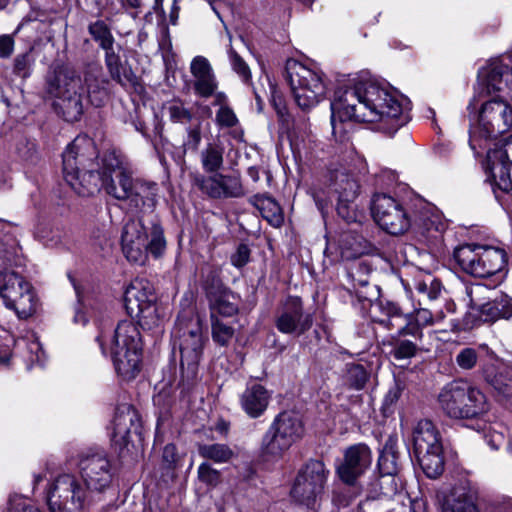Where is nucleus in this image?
Returning a JSON list of instances; mask_svg holds the SVG:
<instances>
[{"mask_svg":"<svg viewBox=\"0 0 512 512\" xmlns=\"http://www.w3.org/2000/svg\"><path fill=\"white\" fill-rule=\"evenodd\" d=\"M415 288L420 295L429 300L437 299L441 293V282L431 274H425L422 279L415 282Z\"/></svg>","mask_w":512,"mask_h":512,"instance_id":"obj_46","label":"nucleus"},{"mask_svg":"<svg viewBox=\"0 0 512 512\" xmlns=\"http://www.w3.org/2000/svg\"><path fill=\"white\" fill-rule=\"evenodd\" d=\"M388 461V457L387 456H381L379 458V461H378V466H379V470H380V473H381V478H380V492L382 494H389L390 492H394L396 490V486L395 487H392L390 490H385L383 485L385 483H393L394 482V475L397 473V467L395 466L394 463H392V466L391 467H386V462Z\"/></svg>","mask_w":512,"mask_h":512,"instance_id":"obj_51","label":"nucleus"},{"mask_svg":"<svg viewBox=\"0 0 512 512\" xmlns=\"http://www.w3.org/2000/svg\"><path fill=\"white\" fill-rule=\"evenodd\" d=\"M329 188L336 195L339 203L338 212L342 214V209L346 207V204L357 197L359 184L354 176L345 169H335L330 172Z\"/></svg>","mask_w":512,"mask_h":512,"instance_id":"obj_31","label":"nucleus"},{"mask_svg":"<svg viewBox=\"0 0 512 512\" xmlns=\"http://www.w3.org/2000/svg\"><path fill=\"white\" fill-rule=\"evenodd\" d=\"M413 446L414 453L443 447L441 435L432 421L422 419L417 422L413 429Z\"/></svg>","mask_w":512,"mask_h":512,"instance_id":"obj_34","label":"nucleus"},{"mask_svg":"<svg viewBox=\"0 0 512 512\" xmlns=\"http://www.w3.org/2000/svg\"><path fill=\"white\" fill-rule=\"evenodd\" d=\"M99 154L94 141L86 135L77 136L62 153L65 181L80 196L92 195L97 190L94 172Z\"/></svg>","mask_w":512,"mask_h":512,"instance_id":"obj_3","label":"nucleus"},{"mask_svg":"<svg viewBox=\"0 0 512 512\" xmlns=\"http://www.w3.org/2000/svg\"><path fill=\"white\" fill-rule=\"evenodd\" d=\"M35 59L31 50L18 54L13 61V74L21 79L31 76Z\"/></svg>","mask_w":512,"mask_h":512,"instance_id":"obj_48","label":"nucleus"},{"mask_svg":"<svg viewBox=\"0 0 512 512\" xmlns=\"http://www.w3.org/2000/svg\"><path fill=\"white\" fill-rule=\"evenodd\" d=\"M4 285L0 287V296L5 306L11 309L31 285L19 274L11 272L4 276Z\"/></svg>","mask_w":512,"mask_h":512,"instance_id":"obj_35","label":"nucleus"},{"mask_svg":"<svg viewBox=\"0 0 512 512\" xmlns=\"http://www.w3.org/2000/svg\"><path fill=\"white\" fill-rule=\"evenodd\" d=\"M6 512H42L22 496H11L8 501Z\"/></svg>","mask_w":512,"mask_h":512,"instance_id":"obj_54","label":"nucleus"},{"mask_svg":"<svg viewBox=\"0 0 512 512\" xmlns=\"http://www.w3.org/2000/svg\"><path fill=\"white\" fill-rule=\"evenodd\" d=\"M343 456V461L337 466L336 473L343 483L355 486L358 479L371 466V449L364 443H358L348 447Z\"/></svg>","mask_w":512,"mask_h":512,"instance_id":"obj_21","label":"nucleus"},{"mask_svg":"<svg viewBox=\"0 0 512 512\" xmlns=\"http://www.w3.org/2000/svg\"><path fill=\"white\" fill-rule=\"evenodd\" d=\"M78 468L81 481L87 490L104 492L114 478V468L107 454L101 451L87 452L80 456Z\"/></svg>","mask_w":512,"mask_h":512,"instance_id":"obj_17","label":"nucleus"},{"mask_svg":"<svg viewBox=\"0 0 512 512\" xmlns=\"http://www.w3.org/2000/svg\"><path fill=\"white\" fill-rule=\"evenodd\" d=\"M132 433L140 435V417L131 405L124 404L117 408L113 419V439L117 443L127 445Z\"/></svg>","mask_w":512,"mask_h":512,"instance_id":"obj_28","label":"nucleus"},{"mask_svg":"<svg viewBox=\"0 0 512 512\" xmlns=\"http://www.w3.org/2000/svg\"><path fill=\"white\" fill-rule=\"evenodd\" d=\"M215 122L221 128H231L238 123V119L232 108L229 106L218 109L215 116Z\"/></svg>","mask_w":512,"mask_h":512,"instance_id":"obj_55","label":"nucleus"},{"mask_svg":"<svg viewBox=\"0 0 512 512\" xmlns=\"http://www.w3.org/2000/svg\"><path fill=\"white\" fill-rule=\"evenodd\" d=\"M209 307V318H231L240 310L241 298L227 287L218 273L210 271L202 284Z\"/></svg>","mask_w":512,"mask_h":512,"instance_id":"obj_14","label":"nucleus"},{"mask_svg":"<svg viewBox=\"0 0 512 512\" xmlns=\"http://www.w3.org/2000/svg\"><path fill=\"white\" fill-rule=\"evenodd\" d=\"M333 133L337 121L379 123V128L394 134L408 121L399 98L372 79H359L352 87L339 88L331 102Z\"/></svg>","mask_w":512,"mask_h":512,"instance_id":"obj_1","label":"nucleus"},{"mask_svg":"<svg viewBox=\"0 0 512 512\" xmlns=\"http://www.w3.org/2000/svg\"><path fill=\"white\" fill-rule=\"evenodd\" d=\"M14 39L11 35H1L0 36V57L8 58L12 55L14 51Z\"/></svg>","mask_w":512,"mask_h":512,"instance_id":"obj_63","label":"nucleus"},{"mask_svg":"<svg viewBox=\"0 0 512 512\" xmlns=\"http://www.w3.org/2000/svg\"><path fill=\"white\" fill-rule=\"evenodd\" d=\"M131 317L137 318L143 329L152 330L161 325L162 315L156 301L142 308L136 309L135 313H128Z\"/></svg>","mask_w":512,"mask_h":512,"instance_id":"obj_40","label":"nucleus"},{"mask_svg":"<svg viewBox=\"0 0 512 512\" xmlns=\"http://www.w3.org/2000/svg\"><path fill=\"white\" fill-rule=\"evenodd\" d=\"M512 128V107L501 97L483 101L477 114V123L470 129V146L487 148L490 140L508 132Z\"/></svg>","mask_w":512,"mask_h":512,"instance_id":"obj_7","label":"nucleus"},{"mask_svg":"<svg viewBox=\"0 0 512 512\" xmlns=\"http://www.w3.org/2000/svg\"><path fill=\"white\" fill-rule=\"evenodd\" d=\"M419 340L390 338L392 349L390 354L396 360L411 359L417 355Z\"/></svg>","mask_w":512,"mask_h":512,"instance_id":"obj_43","label":"nucleus"},{"mask_svg":"<svg viewBox=\"0 0 512 512\" xmlns=\"http://www.w3.org/2000/svg\"><path fill=\"white\" fill-rule=\"evenodd\" d=\"M479 75L483 78V85L487 93H503L512 96V67L495 59L481 69Z\"/></svg>","mask_w":512,"mask_h":512,"instance_id":"obj_26","label":"nucleus"},{"mask_svg":"<svg viewBox=\"0 0 512 512\" xmlns=\"http://www.w3.org/2000/svg\"><path fill=\"white\" fill-rule=\"evenodd\" d=\"M371 210L375 222L389 234L401 235L412 227V216L400 201L389 195H375Z\"/></svg>","mask_w":512,"mask_h":512,"instance_id":"obj_16","label":"nucleus"},{"mask_svg":"<svg viewBox=\"0 0 512 512\" xmlns=\"http://www.w3.org/2000/svg\"><path fill=\"white\" fill-rule=\"evenodd\" d=\"M88 490L73 474L64 473L55 478L48 490V506L51 512H82Z\"/></svg>","mask_w":512,"mask_h":512,"instance_id":"obj_12","label":"nucleus"},{"mask_svg":"<svg viewBox=\"0 0 512 512\" xmlns=\"http://www.w3.org/2000/svg\"><path fill=\"white\" fill-rule=\"evenodd\" d=\"M478 489L469 481H461L437 493L440 512H479L476 505Z\"/></svg>","mask_w":512,"mask_h":512,"instance_id":"obj_20","label":"nucleus"},{"mask_svg":"<svg viewBox=\"0 0 512 512\" xmlns=\"http://www.w3.org/2000/svg\"><path fill=\"white\" fill-rule=\"evenodd\" d=\"M258 208L260 212L272 226L279 227L283 223V214L278 203L270 198L265 197L259 201Z\"/></svg>","mask_w":512,"mask_h":512,"instance_id":"obj_45","label":"nucleus"},{"mask_svg":"<svg viewBox=\"0 0 512 512\" xmlns=\"http://www.w3.org/2000/svg\"><path fill=\"white\" fill-rule=\"evenodd\" d=\"M454 259L464 272L480 278L500 273L507 263L503 249L480 244L459 246L454 251Z\"/></svg>","mask_w":512,"mask_h":512,"instance_id":"obj_8","label":"nucleus"},{"mask_svg":"<svg viewBox=\"0 0 512 512\" xmlns=\"http://www.w3.org/2000/svg\"><path fill=\"white\" fill-rule=\"evenodd\" d=\"M180 457L174 444H167L162 453V465L164 469L169 471L176 469Z\"/></svg>","mask_w":512,"mask_h":512,"instance_id":"obj_56","label":"nucleus"},{"mask_svg":"<svg viewBox=\"0 0 512 512\" xmlns=\"http://www.w3.org/2000/svg\"><path fill=\"white\" fill-rule=\"evenodd\" d=\"M305 429L300 416L293 411L279 413L262 439V453L271 458H280L304 435Z\"/></svg>","mask_w":512,"mask_h":512,"instance_id":"obj_10","label":"nucleus"},{"mask_svg":"<svg viewBox=\"0 0 512 512\" xmlns=\"http://www.w3.org/2000/svg\"><path fill=\"white\" fill-rule=\"evenodd\" d=\"M28 350L31 353L29 356V361L31 364L37 363L39 365H43L45 360V353L41 347V344L38 341H32L28 344Z\"/></svg>","mask_w":512,"mask_h":512,"instance_id":"obj_61","label":"nucleus"},{"mask_svg":"<svg viewBox=\"0 0 512 512\" xmlns=\"http://www.w3.org/2000/svg\"><path fill=\"white\" fill-rule=\"evenodd\" d=\"M169 118L174 123H188L192 120V113L180 104L170 105L168 108Z\"/></svg>","mask_w":512,"mask_h":512,"instance_id":"obj_57","label":"nucleus"},{"mask_svg":"<svg viewBox=\"0 0 512 512\" xmlns=\"http://www.w3.org/2000/svg\"><path fill=\"white\" fill-rule=\"evenodd\" d=\"M329 470L321 460L310 459L299 470L291 490L292 498L307 507H313L321 498Z\"/></svg>","mask_w":512,"mask_h":512,"instance_id":"obj_13","label":"nucleus"},{"mask_svg":"<svg viewBox=\"0 0 512 512\" xmlns=\"http://www.w3.org/2000/svg\"><path fill=\"white\" fill-rule=\"evenodd\" d=\"M369 379V373L361 364L349 363L345 366L343 383L349 389L362 390Z\"/></svg>","mask_w":512,"mask_h":512,"instance_id":"obj_42","label":"nucleus"},{"mask_svg":"<svg viewBox=\"0 0 512 512\" xmlns=\"http://www.w3.org/2000/svg\"><path fill=\"white\" fill-rule=\"evenodd\" d=\"M211 324V336L214 343L221 347H227L235 336V328L226 318H209Z\"/></svg>","mask_w":512,"mask_h":512,"instance_id":"obj_41","label":"nucleus"},{"mask_svg":"<svg viewBox=\"0 0 512 512\" xmlns=\"http://www.w3.org/2000/svg\"><path fill=\"white\" fill-rule=\"evenodd\" d=\"M489 291L484 284H474L468 290L467 294L470 300V309L463 318V326L472 328L480 322H494L499 319V310L495 305V299L487 297L489 301L484 302V295Z\"/></svg>","mask_w":512,"mask_h":512,"instance_id":"obj_23","label":"nucleus"},{"mask_svg":"<svg viewBox=\"0 0 512 512\" xmlns=\"http://www.w3.org/2000/svg\"><path fill=\"white\" fill-rule=\"evenodd\" d=\"M286 74L295 102L300 108L310 109L323 99L326 86L321 73L296 60H288Z\"/></svg>","mask_w":512,"mask_h":512,"instance_id":"obj_11","label":"nucleus"},{"mask_svg":"<svg viewBox=\"0 0 512 512\" xmlns=\"http://www.w3.org/2000/svg\"><path fill=\"white\" fill-rule=\"evenodd\" d=\"M414 322L418 324V327L422 329V327L433 325V313L425 308H420L415 311L413 314Z\"/></svg>","mask_w":512,"mask_h":512,"instance_id":"obj_62","label":"nucleus"},{"mask_svg":"<svg viewBox=\"0 0 512 512\" xmlns=\"http://www.w3.org/2000/svg\"><path fill=\"white\" fill-rule=\"evenodd\" d=\"M198 453L201 457L218 464L228 463L234 457V451L222 443L200 444Z\"/></svg>","mask_w":512,"mask_h":512,"instance_id":"obj_39","label":"nucleus"},{"mask_svg":"<svg viewBox=\"0 0 512 512\" xmlns=\"http://www.w3.org/2000/svg\"><path fill=\"white\" fill-rule=\"evenodd\" d=\"M495 305L497 306V310H499V319L505 318L508 319L512 317V300L506 294L500 293L494 297Z\"/></svg>","mask_w":512,"mask_h":512,"instance_id":"obj_58","label":"nucleus"},{"mask_svg":"<svg viewBox=\"0 0 512 512\" xmlns=\"http://www.w3.org/2000/svg\"><path fill=\"white\" fill-rule=\"evenodd\" d=\"M484 438L487 444L492 449H498L504 444V435L502 432L496 431L492 429L490 426L488 427V430L484 431Z\"/></svg>","mask_w":512,"mask_h":512,"instance_id":"obj_60","label":"nucleus"},{"mask_svg":"<svg viewBox=\"0 0 512 512\" xmlns=\"http://www.w3.org/2000/svg\"><path fill=\"white\" fill-rule=\"evenodd\" d=\"M250 249L246 244H240L231 256V264L236 268L244 267L250 260Z\"/></svg>","mask_w":512,"mask_h":512,"instance_id":"obj_59","label":"nucleus"},{"mask_svg":"<svg viewBox=\"0 0 512 512\" xmlns=\"http://www.w3.org/2000/svg\"><path fill=\"white\" fill-rule=\"evenodd\" d=\"M198 478L206 485L215 487L220 483L221 474L218 470L214 469L209 463H201L198 467Z\"/></svg>","mask_w":512,"mask_h":512,"instance_id":"obj_52","label":"nucleus"},{"mask_svg":"<svg viewBox=\"0 0 512 512\" xmlns=\"http://www.w3.org/2000/svg\"><path fill=\"white\" fill-rule=\"evenodd\" d=\"M124 300L128 313H135L136 309L155 302L156 295L153 284L145 278H135L127 287Z\"/></svg>","mask_w":512,"mask_h":512,"instance_id":"obj_33","label":"nucleus"},{"mask_svg":"<svg viewBox=\"0 0 512 512\" xmlns=\"http://www.w3.org/2000/svg\"><path fill=\"white\" fill-rule=\"evenodd\" d=\"M109 351L117 374L124 380L134 379L141 370V336L131 320L120 321L110 338Z\"/></svg>","mask_w":512,"mask_h":512,"instance_id":"obj_6","label":"nucleus"},{"mask_svg":"<svg viewBox=\"0 0 512 512\" xmlns=\"http://www.w3.org/2000/svg\"><path fill=\"white\" fill-rule=\"evenodd\" d=\"M108 80L98 63L86 65L83 75L67 65L53 68L46 77L47 93L59 100L58 105L67 121H77L83 114L85 95L95 106L108 99Z\"/></svg>","mask_w":512,"mask_h":512,"instance_id":"obj_2","label":"nucleus"},{"mask_svg":"<svg viewBox=\"0 0 512 512\" xmlns=\"http://www.w3.org/2000/svg\"><path fill=\"white\" fill-rule=\"evenodd\" d=\"M512 162L503 148L489 149L486 158V169L490 172L496 185L504 192L512 190L510 178Z\"/></svg>","mask_w":512,"mask_h":512,"instance_id":"obj_30","label":"nucleus"},{"mask_svg":"<svg viewBox=\"0 0 512 512\" xmlns=\"http://www.w3.org/2000/svg\"><path fill=\"white\" fill-rule=\"evenodd\" d=\"M36 307L37 299L32 287H30L22 297H19L16 304L11 309L17 313L19 318L25 319L35 313Z\"/></svg>","mask_w":512,"mask_h":512,"instance_id":"obj_47","label":"nucleus"},{"mask_svg":"<svg viewBox=\"0 0 512 512\" xmlns=\"http://www.w3.org/2000/svg\"><path fill=\"white\" fill-rule=\"evenodd\" d=\"M193 183L205 195L212 199L240 198L245 190L239 175L214 173L210 176L196 174Z\"/></svg>","mask_w":512,"mask_h":512,"instance_id":"obj_18","label":"nucleus"},{"mask_svg":"<svg viewBox=\"0 0 512 512\" xmlns=\"http://www.w3.org/2000/svg\"><path fill=\"white\" fill-rule=\"evenodd\" d=\"M271 393L261 384L248 385L241 393L239 402L242 410L253 419L261 417L268 408Z\"/></svg>","mask_w":512,"mask_h":512,"instance_id":"obj_32","label":"nucleus"},{"mask_svg":"<svg viewBox=\"0 0 512 512\" xmlns=\"http://www.w3.org/2000/svg\"><path fill=\"white\" fill-rule=\"evenodd\" d=\"M479 360V352L472 347L461 349L455 357L457 366L462 370H472Z\"/></svg>","mask_w":512,"mask_h":512,"instance_id":"obj_50","label":"nucleus"},{"mask_svg":"<svg viewBox=\"0 0 512 512\" xmlns=\"http://www.w3.org/2000/svg\"><path fill=\"white\" fill-rule=\"evenodd\" d=\"M442 412L451 419H474L484 416L490 409L486 394L464 380L446 384L438 395Z\"/></svg>","mask_w":512,"mask_h":512,"instance_id":"obj_5","label":"nucleus"},{"mask_svg":"<svg viewBox=\"0 0 512 512\" xmlns=\"http://www.w3.org/2000/svg\"><path fill=\"white\" fill-rule=\"evenodd\" d=\"M412 226L426 237L436 238L447 227L442 214L433 206L420 202L412 216Z\"/></svg>","mask_w":512,"mask_h":512,"instance_id":"obj_29","label":"nucleus"},{"mask_svg":"<svg viewBox=\"0 0 512 512\" xmlns=\"http://www.w3.org/2000/svg\"><path fill=\"white\" fill-rule=\"evenodd\" d=\"M228 56L233 71L243 80V82H250L252 75L246 61L232 47L228 50Z\"/></svg>","mask_w":512,"mask_h":512,"instance_id":"obj_49","label":"nucleus"},{"mask_svg":"<svg viewBox=\"0 0 512 512\" xmlns=\"http://www.w3.org/2000/svg\"><path fill=\"white\" fill-rule=\"evenodd\" d=\"M186 133L187 136L183 143L185 150L196 152L202 141L201 123L189 126Z\"/></svg>","mask_w":512,"mask_h":512,"instance_id":"obj_53","label":"nucleus"},{"mask_svg":"<svg viewBox=\"0 0 512 512\" xmlns=\"http://www.w3.org/2000/svg\"><path fill=\"white\" fill-rule=\"evenodd\" d=\"M312 324V315L304 313L302 300L295 296L286 299L275 319V326L281 333L297 336L308 331Z\"/></svg>","mask_w":512,"mask_h":512,"instance_id":"obj_22","label":"nucleus"},{"mask_svg":"<svg viewBox=\"0 0 512 512\" xmlns=\"http://www.w3.org/2000/svg\"><path fill=\"white\" fill-rule=\"evenodd\" d=\"M419 465L425 475L435 479L444 471L443 447L415 453Z\"/></svg>","mask_w":512,"mask_h":512,"instance_id":"obj_37","label":"nucleus"},{"mask_svg":"<svg viewBox=\"0 0 512 512\" xmlns=\"http://www.w3.org/2000/svg\"><path fill=\"white\" fill-rule=\"evenodd\" d=\"M173 334L179 338L182 373L186 372L188 378H194L203 350L201 327L197 321L192 319L185 323L178 320Z\"/></svg>","mask_w":512,"mask_h":512,"instance_id":"obj_15","label":"nucleus"},{"mask_svg":"<svg viewBox=\"0 0 512 512\" xmlns=\"http://www.w3.org/2000/svg\"><path fill=\"white\" fill-rule=\"evenodd\" d=\"M166 246L164 230L157 219L145 223L141 217L132 218L123 226L121 247L129 262L143 265L148 254L159 258L164 254Z\"/></svg>","mask_w":512,"mask_h":512,"instance_id":"obj_4","label":"nucleus"},{"mask_svg":"<svg viewBox=\"0 0 512 512\" xmlns=\"http://www.w3.org/2000/svg\"><path fill=\"white\" fill-rule=\"evenodd\" d=\"M348 242H349L348 237H346L342 241V244L340 246V249H341L340 254H341V258L343 260L354 259V258L358 257L361 254L359 249L344 247V245L348 244Z\"/></svg>","mask_w":512,"mask_h":512,"instance_id":"obj_64","label":"nucleus"},{"mask_svg":"<svg viewBox=\"0 0 512 512\" xmlns=\"http://www.w3.org/2000/svg\"><path fill=\"white\" fill-rule=\"evenodd\" d=\"M89 34L99 43L103 50L110 49L114 44V37L103 20H97L88 26Z\"/></svg>","mask_w":512,"mask_h":512,"instance_id":"obj_44","label":"nucleus"},{"mask_svg":"<svg viewBox=\"0 0 512 512\" xmlns=\"http://www.w3.org/2000/svg\"><path fill=\"white\" fill-rule=\"evenodd\" d=\"M224 147L218 143H207L200 152V162L204 172L216 173L224 163Z\"/></svg>","mask_w":512,"mask_h":512,"instance_id":"obj_38","label":"nucleus"},{"mask_svg":"<svg viewBox=\"0 0 512 512\" xmlns=\"http://www.w3.org/2000/svg\"><path fill=\"white\" fill-rule=\"evenodd\" d=\"M105 65L110 77L123 87L135 86L137 77L131 69H123L120 57L115 53L113 46L105 50Z\"/></svg>","mask_w":512,"mask_h":512,"instance_id":"obj_36","label":"nucleus"},{"mask_svg":"<svg viewBox=\"0 0 512 512\" xmlns=\"http://www.w3.org/2000/svg\"><path fill=\"white\" fill-rule=\"evenodd\" d=\"M159 187L156 182L134 178L131 174L117 186L114 179L106 180V193L117 200L127 202L128 209L136 214L153 212L157 204Z\"/></svg>","mask_w":512,"mask_h":512,"instance_id":"obj_9","label":"nucleus"},{"mask_svg":"<svg viewBox=\"0 0 512 512\" xmlns=\"http://www.w3.org/2000/svg\"><path fill=\"white\" fill-rule=\"evenodd\" d=\"M379 308L383 314L382 318H374V322L382 325L388 330H395L390 338L406 339L410 336L414 340L423 338L422 329L414 322L413 314H404L401 308L392 302L380 303Z\"/></svg>","mask_w":512,"mask_h":512,"instance_id":"obj_19","label":"nucleus"},{"mask_svg":"<svg viewBox=\"0 0 512 512\" xmlns=\"http://www.w3.org/2000/svg\"><path fill=\"white\" fill-rule=\"evenodd\" d=\"M480 373L500 401L512 404V368L489 362L482 365Z\"/></svg>","mask_w":512,"mask_h":512,"instance_id":"obj_24","label":"nucleus"},{"mask_svg":"<svg viewBox=\"0 0 512 512\" xmlns=\"http://www.w3.org/2000/svg\"><path fill=\"white\" fill-rule=\"evenodd\" d=\"M190 72L193 76L194 93L202 98H210L218 89V81L208 59L196 56L190 64Z\"/></svg>","mask_w":512,"mask_h":512,"instance_id":"obj_27","label":"nucleus"},{"mask_svg":"<svg viewBox=\"0 0 512 512\" xmlns=\"http://www.w3.org/2000/svg\"><path fill=\"white\" fill-rule=\"evenodd\" d=\"M100 163L96 171L101 177L102 187L106 191V180L108 178L114 179L117 186L120 181L125 177L128 178L133 174L130 162L120 151L116 149H108L103 152Z\"/></svg>","mask_w":512,"mask_h":512,"instance_id":"obj_25","label":"nucleus"}]
</instances>
